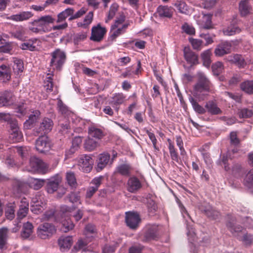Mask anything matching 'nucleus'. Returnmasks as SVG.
<instances>
[{"mask_svg":"<svg viewBox=\"0 0 253 253\" xmlns=\"http://www.w3.org/2000/svg\"><path fill=\"white\" fill-rule=\"evenodd\" d=\"M54 21L55 19L50 15L42 16L29 23V30L36 34L48 32L51 31L49 25Z\"/></svg>","mask_w":253,"mask_h":253,"instance_id":"nucleus-1","label":"nucleus"},{"mask_svg":"<svg viewBox=\"0 0 253 253\" xmlns=\"http://www.w3.org/2000/svg\"><path fill=\"white\" fill-rule=\"evenodd\" d=\"M236 219L234 217L229 218V220L226 223V226L232 235L236 237L238 240L241 241L246 246H250L253 241V236L251 234L246 233L242 236L240 234L243 230V228L239 225H235Z\"/></svg>","mask_w":253,"mask_h":253,"instance_id":"nucleus-2","label":"nucleus"},{"mask_svg":"<svg viewBox=\"0 0 253 253\" xmlns=\"http://www.w3.org/2000/svg\"><path fill=\"white\" fill-rule=\"evenodd\" d=\"M197 78V82L194 86L195 94L199 99L204 100L208 94L202 92H210L211 84L205 74L202 72L198 73Z\"/></svg>","mask_w":253,"mask_h":253,"instance_id":"nucleus-3","label":"nucleus"},{"mask_svg":"<svg viewBox=\"0 0 253 253\" xmlns=\"http://www.w3.org/2000/svg\"><path fill=\"white\" fill-rule=\"evenodd\" d=\"M51 56L50 66L52 67L54 69L60 70L66 60L65 53L60 49L57 48L51 53Z\"/></svg>","mask_w":253,"mask_h":253,"instance_id":"nucleus-4","label":"nucleus"},{"mask_svg":"<svg viewBox=\"0 0 253 253\" xmlns=\"http://www.w3.org/2000/svg\"><path fill=\"white\" fill-rule=\"evenodd\" d=\"M145 232L140 237L142 242H149L152 240H156L159 238V228L156 224L147 225L145 227Z\"/></svg>","mask_w":253,"mask_h":253,"instance_id":"nucleus-5","label":"nucleus"},{"mask_svg":"<svg viewBox=\"0 0 253 253\" xmlns=\"http://www.w3.org/2000/svg\"><path fill=\"white\" fill-rule=\"evenodd\" d=\"M79 169L84 172H89L92 169L93 160L92 157L87 154H83L78 158Z\"/></svg>","mask_w":253,"mask_h":253,"instance_id":"nucleus-6","label":"nucleus"},{"mask_svg":"<svg viewBox=\"0 0 253 253\" xmlns=\"http://www.w3.org/2000/svg\"><path fill=\"white\" fill-rule=\"evenodd\" d=\"M56 231L54 226L49 223L40 224L37 229V235L42 239H46L52 236Z\"/></svg>","mask_w":253,"mask_h":253,"instance_id":"nucleus-7","label":"nucleus"},{"mask_svg":"<svg viewBox=\"0 0 253 253\" xmlns=\"http://www.w3.org/2000/svg\"><path fill=\"white\" fill-rule=\"evenodd\" d=\"M29 171L32 172H37L39 173H45L47 170L46 164L41 159L36 157H31L29 162Z\"/></svg>","mask_w":253,"mask_h":253,"instance_id":"nucleus-8","label":"nucleus"},{"mask_svg":"<svg viewBox=\"0 0 253 253\" xmlns=\"http://www.w3.org/2000/svg\"><path fill=\"white\" fill-rule=\"evenodd\" d=\"M125 221L129 228L135 230L138 228L141 219L137 212L127 211L126 212Z\"/></svg>","mask_w":253,"mask_h":253,"instance_id":"nucleus-9","label":"nucleus"},{"mask_svg":"<svg viewBox=\"0 0 253 253\" xmlns=\"http://www.w3.org/2000/svg\"><path fill=\"white\" fill-rule=\"evenodd\" d=\"M106 32L105 28L102 27L100 24H98L92 28L90 40L93 42H100L103 39Z\"/></svg>","mask_w":253,"mask_h":253,"instance_id":"nucleus-10","label":"nucleus"},{"mask_svg":"<svg viewBox=\"0 0 253 253\" xmlns=\"http://www.w3.org/2000/svg\"><path fill=\"white\" fill-rule=\"evenodd\" d=\"M36 148L40 153H45L50 148V143L48 137L42 136L38 138L36 141Z\"/></svg>","mask_w":253,"mask_h":253,"instance_id":"nucleus-11","label":"nucleus"},{"mask_svg":"<svg viewBox=\"0 0 253 253\" xmlns=\"http://www.w3.org/2000/svg\"><path fill=\"white\" fill-rule=\"evenodd\" d=\"M61 181V178L58 175H54L47 180L46 189L48 193L52 194L57 190Z\"/></svg>","mask_w":253,"mask_h":253,"instance_id":"nucleus-12","label":"nucleus"},{"mask_svg":"<svg viewBox=\"0 0 253 253\" xmlns=\"http://www.w3.org/2000/svg\"><path fill=\"white\" fill-rule=\"evenodd\" d=\"M126 184L127 191L132 193H136L142 187L141 181L135 176L129 177Z\"/></svg>","mask_w":253,"mask_h":253,"instance_id":"nucleus-13","label":"nucleus"},{"mask_svg":"<svg viewBox=\"0 0 253 253\" xmlns=\"http://www.w3.org/2000/svg\"><path fill=\"white\" fill-rule=\"evenodd\" d=\"M97 161L96 169L97 171H100L104 169L109 162H110V164H112L113 159L110 161V155L108 153L104 152L98 155Z\"/></svg>","mask_w":253,"mask_h":253,"instance_id":"nucleus-14","label":"nucleus"},{"mask_svg":"<svg viewBox=\"0 0 253 253\" xmlns=\"http://www.w3.org/2000/svg\"><path fill=\"white\" fill-rule=\"evenodd\" d=\"M232 44L228 42H224L218 44L214 49L216 56H222L231 52Z\"/></svg>","mask_w":253,"mask_h":253,"instance_id":"nucleus-15","label":"nucleus"},{"mask_svg":"<svg viewBox=\"0 0 253 253\" xmlns=\"http://www.w3.org/2000/svg\"><path fill=\"white\" fill-rule=\"evenodd\" d=\"M103 177L102 176L97 177L93 178L90 182L93 186H89L86 192V197L91 198L94 194L98 190L99 187L102 183Z\"/></svg>","mask_w":253,"mask_h":253,"instance_id":"nucleus-16","label":"nucleus"},{"mask_svg":"<svg viewBox=\"0 0 253 253\" xmlns=\"http://www.w3.org/2000/svg\"><path fill=\"white\" fill-rule=\"evenodd\" d=\"M13 93L9 91H5L0 94V107L8 106L14 102Z\"/></svg>","mask_w":253,"mask_h":253,"instance_id":"nucleus-17","label":"nucleus"},{"mask_svg":"<svg viewBox=\"0 0 253 253\" xmlns=\"http://www.w3.org/2000/svg\"><path fill=\"white\" fill-rule=\"evenodd\" d=\"M184 57L185 60L192 66L198 64V56L189 47H185L183 49Z\"/></svg>","mask_w":253,"mask_h":253,"instance_id":"nucleus-18","label":"nucleus"},{"mask_svg":"<svg viewBox=\"0 0 253 253\" xmlns=\"http://www.w3.org/2000/svg\"><path fill=\"white\" fill-rule=\"evenodd\" d=\"M53 125V123L51 119L48 118H44L40 124V126L38 128L37 132L41 133V134L47 133L52 129Z\"/></svg>","mask_w":253,"mask_h":253,"instance_id":"nucleus-19","label":"nucleus"},{"mask_svg":"<svg viewBox=\"0 0 253 253\" xmlns=\"http://www.w3.org/2000/svg\"><path fill=\"white\" fill-rule=\"evenodd\" d=\"M88 243L87 238L80 239L74 245L73 251L76 252H89L90 250L87 246Z\"/></svg>","mask_w":253,"mask_h":253,"instance_id":"nucleus-20","label":"nucleus"},{"mask_svg":"<svg viewBox=\"0 0 253 253\" xmlns=\"http://www.w3.org/2000/svg\"><path fill=\"white\" fill-rule=\"evenodd\" d=\"M73 243L72 237L71 236H61L58 239V245L62 252H66L69 249Z\"/></svg>","mask_w":253,"mask_h":253,"instance_id":"nucleus-21","label":"nucleus"},{"mask_svg":"<svg viewBox=\"0 0 253 253\" xmlns=\"http://www.w3.org/2000/svg\"><path fill=\"white\" fill-rule=\"evenodd\" d=\"M33 16V14L30 11H23L10 16L7 18L16 22L27 20Z\"/></svg>","mask_w":253,"mask_h":253,"instance_id":"nucleus-22","label":"nucleus"},{"mask_svg":"<svg viewBox=\"0 0 253 253\" xmlns=\"http://www.w3.org/2000/svg\"><path fill=\"white\" fill-rule=\"evenodd\" d=\"M205 108L207 112L212 115L221 114V110L218 107L216 103L212 100L209 101L205 105Z\"/></svg>","mask_w":253,"mask_h":253,"instance_id":"nucleus-23","label":"nucleus"},{"mask_svg":"<svg viewBox=\"0 0 253 253\" xmlns=\"http://www.w3.org/2000/svg\"><path fill=\"white\" fill-rule=\"evenodd\" d=\"M41 113L38 110H35L31 114L28 120L24 123V127L26 129L31 128L33 125L37 121L40 116Z\"/></svg>","mask_w":253,"mask_h":253,"instance_id":"nucleus-24","label":"nucleus"},{"mask_svg":"<svg viewBox=\"0 0 253 253\" xmlns=\"http://www.w3.org/2000/svg\"><path fill=\"white\" fill-rule=\"evenodd\" d=\"M9 34L11 37L22 41H24L26 38L25 29L21 26L16 27Z\"/></svg>","mask_w":253,"mask_h":253,"instance_id":"nucleus-25","label":"nucleus"},{"mask_svg":"<svg viewBox=\"0 0 253 253\" xmlns=\"http://www.w3.org/2000/svg\"><path fill=\"white\" fill-rule=\"evenodd\" d=\"M173 9L171 7L160 6L157 8V13L160 17L170 18L173 13Z\"/></svg>","mask_w":253,"mask_h":253,"instance_id":"nucleus-26","label":"nucleus"},{"mask_svg":"<svg viewBox=\"0 0 253 253\" xmlns=\"http://www.w3.org/2000/svg\"><path fill=\"white\" fill-rule=\"evenodd\" d=\"M228 60L236 65L239 68H244L246 65L243 57L240 54H233L228 57Z\"/></svg>","mask_w":253,"mask_h":253,"instance_id":"nucleus-27","label":"nucleus"},{"mask_svg":"<svg viewBox=\"0 0 253 253\" xmlns=\"http://www.w3.org/2000/svg\"><path fill=\"white\" fill-rule=\"evenodd\" d=\"M132 168L129 164H123L119 165L116 169V172L124 176H129L131 175Z\"/></svg>","mask_w":253,"mask_h":253,"instance_id":"nucleus-28","label":"nucleus"},{"mask_svg":"<svg viewBox=\"0 0 253 253\" xmlns=\"http://www.w3.org/2000/svg\"><path fill=\"white\" fill-rule=\"evenodd\" d=\"M10 79V68L5 65L0 66V79L2 80L3 82H5L9 81Z\"/></svg>","mask_w":253,"mask_h":253,"instance_id":"nucleus-29","label":"nucleus"},{"mask_svg":"<svg viewBox=\"0 0 253 253\" xmlns=\"http://www.w3.org/2000/svg\"><path fill=\"white\" fill-rule=\"evenodd\" d=\"M211 16V14H205L203 15L200 23V28L208 30L213 28Z\"/></svg>","mask_w":253,"mask_h":253,"instance_id":"nucleus-30","label":"nucleus"},{"mask_svg":"<svg viewBox=\"0 0 253 253\" xmlns=\"http://www.w3.org/2000/svg\"><path fill=\"white\" fill-rule=\"evenodd\" d=\"M249 0H242L239 3V9L242 16H246L249 14L252 9L251 6L249 5Z\"/></svg>","mask_w":253,"mask_h":253,"instance_id":"nucleus-31","label":"nucleus"},{"mask_svg":"<svg viewBox=\"0 0 253 253\" xmlns=\"http://www.w3.org/2000/svg\"><path fill=\"white\" fill-rule=\"evenodd\" d=\"M8 232V229L6 227L0 229V249L2 250L6 248Z\"/></svg>","mask_w":253,"mask_h":253,"instance_id":"nucleus-32","label":"nucleus"},{"mask_svg":"<svg viewBox=\"0 0 253 253\" xmlns=\"http://www.w3.org/2000/svg\"><path fill=\"white\" fill-rule=\"evenodd\" d=\"M28 182L30 187L35 190H39L43 186L45 180L43 179L31 177L29 179Z\"/></svg>","mask_w":253,"mask_h":253,"instance_id":"nucleus-33","label":"nucleus"},{"mask_svg":"<svg viewBox=\"0 0 253 253\" xmlns=\"http://www.w3.org/2000/svg\"><path fill=\"white\" fill-rule=\"evenodd\" d=\"M33 226L32 223L29 222L24 223L21 234V237L24 239L29 238L33 232Z\"/></svg>","mask_w":253,"mask_h":253,"instance_id":"nucleus-34","label":"nucleus"},{"mask_svg":"<svg viewBox=\"0 0 253 253\" xmlns=\"http://www.w3.org/2000/svg\"><path fill=\"white\" fill-rule=\"evenodd\" d=\"M38 40L36 38L29 39L27 42L21 44L20 48L23 50H29L30 51H34L36 47L34 45L37 42Z\"/></svg>","mask_w":253,"mask_h":253,"instance_id":"nucleus-35","label":"nucleus"},{"mask_svg":"<svg viewBox=\"0 0 253 253\" xmlns=\"http://www.w3.org/2000/svg\"><path fill=\"white\" fill-rule=\"evenodd\" d=\"M99 146V144L98 141L90 137L86 139L84 143V147L88 151H93Z\"/></svg>","mask_w":253,"mask_h":253,"instance_id":"nucleus-36","label":"nucleus"},{"mask_svg":"<svg viewBox=\"0 0 253 253\" xmlns=\"http://www.w3.org/2000/svg\"><path fill=\"white\" fill-rule=\"evenodd\" d=\"M74 11V9L72 8H68L66 9L65 10L58 14L56 22L57 23H60L64 21L66 18H67L68 16H71V15L73 14Z\"/></svg>","mask_w":253,"mask_h":253,"instance_id":"nucleus-37","label":"nucleus"},{"mask_svg":"<svg viewBox=\"0 0 253 253\" xmlns=\"http://www.w3.org/2000/svg\"><path fill=\"white\" fill-rule=\"evenodd\" d=\"M211 49H207L203 52L201 54V58L203 62V65L207 67H210L211 63Z\"/></svg>","mask_w":253,"mask_h":253,"instance_id":"nucleus-38","label":"nucleus"},{"mask_svg":"<svg viewBox=\"0 0 253 253\" xmlns=\"http://www.w3.org/2000/svg\"><path fill=\"white\" fill-rule=\"evenodd\" d=\"M244 184L249 189H253V169L247 173L244 179Z\"/></svg>","mask_w":253,"mask_h":253,"instance_id":"nucleus-39","label":"nucleus"},{"mask_svg":"<svg viewBox=\"0 0 253 253\" xmlns=\"http://www.w3.org/2000/svg\"><path fill=\"white\" fill-rule=\"evenodd\" d=\"M112 100L110 104L113 106H118L123 103L126 96L122 93H115L112 97Z\"/></svg>","mask_w":253,"mask_h":253,"instance_id":"nucleus-40","label":"nucleus"},{"mask_svg":"<svg viewBox=\"0 0 253 253\" xmlns=\"http://www.w3.org/2000/svg\"><path fill=\"white\" fill-rule=\"evenodd\" d=\"M88 134L90 137L100 139L103 136L102 131L95 126H90L88 128Z\"/></svg>","mask_w":253,"mask_h":253,"instance_id":"nucleus-41","label":"nucleus"},{"mask_svg":"<svg viewBox=\"0 0 253 253\" xmlns=\"http://www.w3.org/2000/svg\"><path fill=\"white\" fill-rule=\"evenodd\" d=\"M59 130L63 134L67 133L71 129L69 121L60 120L58 124Z\"/></svg>","mask_w":253,"mask_h":253,"instance_id":"nucleus-42","label":"nucleus"},{"mask_svg":"<svg viewBox=\"0 0 253 253\" xmlns=\"http://www.w3.org/2000/svg\"><path fill=\"white\" fill-rule=\"evenodd\" d=\"M241 88L242 90L248 94L253 93V80H248L241 84Z\"/></svg>","mask_w":253,"mask_h":253,"instance_id":"nucleus-43","label":"nucleus"},{"mask_svg":"<svg viewBox=\"0 0 253 253\" xmlns=\"http://www.w3.org/2000/svg\"><path fill=\"white\" fill-rule=\"evenodd\" d=\"M57 107L59 113L65 117H68L72 114V112L68 109L67 106L60 99L58 101Z\"/></svg>","mask_w":253,"mask_h":253,"instance_id":"nucleus-44","label":"nucleus"},{"mask_svg":"<svg viewBox=\"0 0 253 253\" xmlns=\"http://www.w3.org/2000/svg\"><path fill=\"white\" fill-rule=\"evenodd\" d=\"M44 210L43 206L40 205V202L38 200L35 201L34 199L32 200V203L31 206V211L35 214L41 213Z\"/></svg>","mask_w":253,"mask_h":253,"instance_id":"nucleus-45","label":"nucleus"},{"mask_svg":"<svg viewBox=\"0 0 253 253\" xmlns=\"http://www.w3.org/2000/svg\"><path fill=\"white\" fill-rule=\"evenodd\" d=\"M93 17V13L92 11L89 12L84 17L83 22H79L77 25L78 27H82L84 28L88 27L89 25L92 22Z\"/></svg>","mask_w":253,"mask_h":253,"instance_id":"nucleus-46","label":"nucleus"},{"mask_svg":"<svg viewBox=\"0 0 253 253\" xmlns=\"http://www.w3.org/2000/svg\"><path fill=\"white\" fill-rule=\"evenodd\" d=\"M13 69L15 73L19 74L24 70V64L22 60L18 58L14 59Z\"/></svg>","mask_w":253,"mask_h":253,"instance_id":"nucleus-47","label":"nucleus"},{"mask_svg":"<svg viewBox=\"0 0 253 253\" xmlns=\"http://www.w3.org/2000/svg\"><path fill=\"white\" fill-rule=\"evenodd\" d=\"M87 38V33L81 32L75 34L73 36V41L75 45H78L80 42L85 40Z\"/></svg>","mask_w":253,"mask_h":253,"instance_id":"nucleus-48","label":"nucleus"},{"mask_svg":"<svg viewBox=\"0 0 253 253\" xmlns=\"http://www.w3.org/2000/svg\"><path fill=\"white\" fill-rule=\"evenodd\" d=\"M189 101L193 109L196 112L200 114H203L206 112L205 109L200 105L194 98L190 97L189 98Z\"/></svg>","mask_w":253,"mask_h":253,"instance_id":"nucleus-49","label":"nucleus"},{"mask_svg":"<svg viewBox=\"0 0 253 253\" xmlns=\"http://www.w3.org/2000/svg\"><path fill=\"white\" fill-rule=\"evenodd\" d=\"M74 227V225L72 220L70 218H67L62 221L61 230L66 233L72 230Z\"/></svg>","mask_w":253,"mask_h":253,"instance_id":"nucleus-50","label":"nucleus"},{"mask_svg":"<svg viewBox=\"0 0 253 253\" xmlns=\"http://www.w3.org/2000/svg\"><path fill=\"white\" fill-rule=\"evenodd\" d=\"M22 137V132L20 130L11 131L9 134V138L13 143L20 141Z\"/></svg>","mask_w":253,"mask_h":253,"instance_id":"nucleus-51","label":"nucleus"},{"mask_svg":"<svg viewBox=\"0 0 253 253\" xmlns=\"http://www.w3.org/2000/svg\"><path fill=\"white\" fill-rule=\"evenodd\" d=\"M238 115L240 118H249L253 116V111L248 108L238 109Z\"/></svg>","mask_w":253,"mask_h":253,"instance_id":"nucleus-52","label":"nucleus"},{"mask_svg":"<svg viewBox=\"0 0 253 253\" xmlns=\"http://www.w3.org/2000/svg\"><path fill=\"white\" fill-rule=\"evenodd\" d=\"M82 142V137L81 136L75 137L72 141V146L69 150V152L71 154L74 153L77 149L79 147V145Z\"/></svg>","mask_w":253,"mask_h":253,"instance_id":"nucleus-53","label":"nucleus"},{"mask_svg":"<svg viewBox=\"0 0 253 253\" xmlns=\"http://www.w3.org/2000/svg\"><path fill=\"white\" fill-rule=\"evenodd\" d=\"M66 180L68 184L72 187H75L77 185L76 178L75 174L72 172H67Z\"/></svg>","mask_w":253,"mask_h":253,"instance_id":"nucleus-54","label":"nucleus"},{"mask_svg":"<svg viewBox=\"0 0 253 253\" xmlns=\"http://www.w3.org/2000/svg\"><path fill=\"white\" fill-rule=\"evenodd\" d=\"M241 29L237 26H232L227 28L226 29L224 30V34L226 36H232L237 33H239Z\"/></svg>","mask_w":253,"mask_h":253,"instance_id":"nucleus-55","label":"nucleus"},{"mask_svg":"<svg viewBox=\"0 0 253 253\" xmlns=\"http://www.w3.org/2000/svg\"><path fill=\"white\" fill-rule=\"evenodd\" d=\"M119 6L117 3H113L110 7L109 11L108 14L107 19L106 20V22L112 19L115 16L116 12L118 11Z\"/></svg>","mask_w":253,"mask_h":253,"instance_id":"nucleus-56","label":"nucleus"},{"mask_svg":"<svg viewBox=\"0 0 253 253\" xmlns=\"http://www.w3.org/2000/svg\"><path fill=\"white\" fill-rule=\"evenodd\" d=\"M168 141L169 142V151L170 157L173 161L176 162L178 161V156L177 152L175 150L174 145L172 144L170 139H168Z\"/></svg>","mask_w":253,"mask_h":253,"instance_id":"nucleus-57","label":"nucleus"},{"mask_svg":"<svg viewBox=\"0 0 253 253\" xmlns=\"http://www.w3.org/2000/svg\"><path fill=\"white\" fill-rule=\"evenodd\" d=\"M211 68L214 75H219L223 70V65L222 62L218 61L212 64Z\"/></svg>","mask_w":253,"mask_h":253,"instance_id":"nucleus-58","label":"nucleus"},{"mask_svg":"<svg viewBox=\"0 0 253 253\" xmlns=\"http://www.w3.org/2000/svg\"><path fill=\"white\" fill-rule=\"evenodd\" d=\"M212 208L211 205L208 203H202L198 207L199 210L207 216L210 215V211Z\"/></svg>","mask_w":253,"mask_h":253,"instance_id":"nucleus-59","label":"nucleus"},{"mask_svg":"<svg viewBox=\"0 0 253 253\" xmlns=\"http://www.w3.org/2000/svg\"><path fill=\"white\" fill-rule=\"evenodd\" d=\"M189 41L195 50H200L202 49L203 43V41L202 40L195 39L191 38L189 39Z\"/></svg>","mask_w":253,"mask_h":253,"instance_id":"nucleus-60","label":"nucleus"},{"mask_svg":"<svg viewBox=\"0 0 253 253\" xmlns=\"http://www.w3.org/2000/svg\"><path fill=\"white\" fill-rule=\"evenodd\" d=\"M147 206L149 212L152 214L154 213L157 210V206L155 202L151 199H147Z\"/></svg>","mask_w":253,"mask_h":253,"instance_id":"nucleus-61","label":"nucleus"},{"mask_svg":"<svg viewBox=\"0 0 253 253\" xmlns=\"http://www.w3.org/2000/svg\"><path fill=\"white\" fill-rule=\"evenodd\" d=\"M175 5L179 12L185 14L188 13V6L184 2L176 3Z\"/></svg>","mask_w":253,"mask_h":253,"instance_id":"nucleus-62","label":"nucleus"},{"mask_svg":"<svg viewBox=\"0 0 253 253\" xmlns=\"http://www.w3.org/2000/svg\"><path fill=\"white\" fill-rule=\"evenodd\" d=\"M240 141L237 137L236 132L232 131L230 134V143L231 145L238 146L240 144Z\"/></svg>","mask_w":253,"mask_h":253,"instance_id":"nucleus-63","label":"nucleus"},{"mask_svg":"<svg viewBox=\"0 0 253 253\" xmlns=\"http://www.w3.org/2000/svg\"><path fill=\"white\" fill-rule=\"evenodd\" d=\"M5 122H7L9 124L11 131L19 130L17 121L11 118L10 115L9 119H8V120H5Z\"/></svg>","mask_w":253,"mask_h":253,"instance_id":"nucleus-64","label":"nucleus"}]
</instances>
